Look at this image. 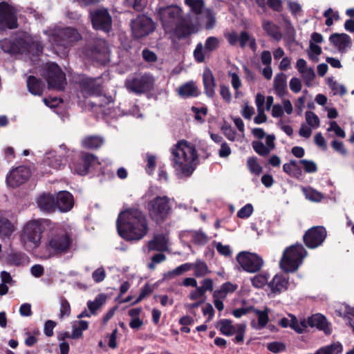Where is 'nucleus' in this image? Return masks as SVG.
I'll return each instance as SVG.
<instances>
[{
    "mask_svg": "<svg viewBox=\"0 0 354 354\" xmlns=\"http://www.w3.org/2000/svg\"><path fill=\"white\" fill-rule=\"evenodd\" d=\"M237 288L238 286L236 284L225 282L221 285L218 290L214 292L213 297L225 298L228 294L234 292Z\"/></svg>",
    "mask_w": 354,
    "mask_h": 354,
    "instance_id": "c9c22d12",
    "label": "nucleus"
},
{
    "mask_svg": "<svg viewBox=\"0 0 354 354\" xmlns=\"http://www.w3.org/2000/svg\"><path fill=\"white\" fill-rule=\"evenodd\" d=\"M70 314L71 306L69 302L65 298H62L60 299V317H68Z\"/></svg>",
    "mask_w": 354,
    "mask_h": 354,
    "instance_id": "e2e57ef3",
    "label": "nucleus"
},
{
    "mask_svg": "<svg viewBox=\"0 0 354 354\" xmlns=\"http://www.w3.org/2000/svg\"><path fill=\"white\" fill-rule=\"evenodd\" d=\"M273 87L275 94L279 97L287 94V77L284 73H278L274 76Z\"/></svg>",
    "mask_w": 354,
    "mask_h": 354,
    "instance_id": "c85d7f7f",
    "label": "nucleus"
},
{
    "mask_svg": "<svg viewBox=\"0 0 354 354\" xmlns=\"http://www.w3.org/2000/svg\"><path fill=\"white\" fill-rule=\"evenodd\" d=\"M275 137L273 135L266 136V143L262 141L254 140L252 142V146L254 151L261 156H267L275 148Z\"/></svg>",
    "mask_w": 354,
    "mask_h": 354,
    "instance_id": "aec40b11",
    "label": "nucleus"
},
{
    "mask_svg": "<svg viewBox=\"0 0 354 354\" xmlns=\"http://www.w3.org/2000/svg\"><path fill=\"white\" fill-rule=\"evenodd\" d=\"M117 229L121 237L127 241L142 239L149 231L145 215L138 209L121 212L117 220Z\"/></svg>",
    "mask_w": 354,
    "mask_h": 354,
    "instance_id": "f257e3e1",
    "label": "nucleus"
},
{
    "mask_svg": "<svg viewBox=\"0 0 354 354\" xmlns=\"http://www.w3.org/2000/svg\"><path fill=\"white\" fill-rule=\"evenodd\" d=\"M172 167L180 177H188L198 165V153L195 146L186 141L178 142L171 149Z\"/></svg>",
    "mask_w": 354,
    "mask_h": 354,
    "instance_id": "f03ea898",
    "label": "nucleus"
},
{
    "mask_svg": "<svg viewBox=\"0 0 354 354\" xmlns=\"http://www.w3.org/2000/svg\"><path fill=\"white\" fill-rule=\"evenodd\" d=\"M267 348L273 353H277L283 351L286 349V345L280 342H272L267 344Z\"/></svg>",
    "mask_w": 354,
    "mask_h": 354,
    "instance_id": "0e129e2a",
    "label": "nucleus"
},
{
    "mask_svg": "<svg viewBox=\"0 0 354 354\" xmlns=\"http://www.w3.org/2000/svg\"><path fill=\"white\" fill-rule=\"evenodd\" d=\"M251 312H252L257 317V322L252 321L251 326L254 329L261 330L263 328L268 322V313L269 309L265 308L263 310H259L254 308H251Z\"/></svg>",
    "mask_w": 354,
    "mask_h": 354,
    "instance_id": "cd10ccee",
    "label": "nucleus"
},
{
    "mask_svg": "<svg viewBox=\"0 0 354 354\" xmlns=\"http://www.w3.org/2000/svg\"><path fill=\"white\" fill-rule=\"evenodd\" d=\"M131 31L133 36L140 38L148 35L155 29V25L151 19L140 15L131 23Z\"/></svg>",
    "mask_w": 354,
    "mask_h": 354,
    "instance_id": "f8f14e48",
    "label": "nucleus"
},
{
    "mask_svg": "<svg viewBox=\"0 0 354 354\" xmlns=\"http://www.w3.org/2000/svg\"><path fill=\"white\" fill-rule=\"evenodd\" d=\"M342 344L337 342L319 348L318 354H338L342 351Z\"/></svg>",
    "mask_w": 354,
    "mask_h": 354,
    "instance_id": "37998d69",
    "label": "nucleus"
},
{
    "mask_svg": "<svg viewBox=\"0 0 354 354\" xmlns=\"http://www.w3.org/2000/svg\"><path fill=\"white\" fill-rule=\"evenodd\" d=\"M246 329V324L241 323L236 324V330L235 332L236 336L234 341L236 343H241L244 340L245 333Z\"/></svg>",
    "mask_w": 354,
    "mask_h": 354,
    "instance_id": "bf43d9fd",
    "label": "nucleus"
},
{
    "mask_svg": "<svg viewBox=\"0 0 354 354\" xmlns=\"http://www.w3.org/2000/svg\"><path fill=\"white\" fill-rule=\"evenodd\" d=\"M337 313L344 317H346L348 320L350 326L354 331V308H351L346 304H344L342 309L336 310Z\"/></svg>",
    "mask_w": 354,
    "mask_h": 354,
    "instance_id": "a18cd8bd",
    "label": "nucleus"
},
{
    "mask_svg": "<svg viewBox=\"0 0 354 354\" xmlns=\"http://www.w3.org/2000/svg\"><path fill=\"white\" fill-rule=\"evenodd\" d=\"M194 270V274L197 277H203L209 272L208 267L205 262L201 259H198L195 263H192Z\"/></svg>",
    "mask_w": 354,
    "mask_h": 354,
    "instance_id": "8fccbe9b",
    "label": "nucleus"
},
{
    "mask_svg": "<svg viewBox=\"0 0 354 354\" xmlns=\"http://www.w3.org/2000/svg\"><path fill=\"white\" fill-rule=\"evenodd\" d=\"M301 190L306 198L313 202H320L324 197L323 194L312 187H302Z\"/></svg>",
    "mask_w": 354,
    "mask_h": 354,
    "instance_id": "ea45409f",
    "label": "nucleus"
},
{
    "mask_svg": "<svg viewBox=\"0 0 354 354\" xmlns=\"http://www.w3.org/2000/svg\"><path fill=\"white\" fill-rule=\"evenodd\" d=\"M326 237V230L322 226L313 227L304 235V241L309 248H315L322 244Z\"/></svg>",
    "mask_w": 354,
    "mask_h": 354,
    "instance_id": "2eb2a0df",
    "label": "nucleus"
},
{
    "mask_svg": "<svg viewBox=\"0 0 354 354\" xmlns=\"http://www.w3.org/2000/svg\"><path fill=\"white\" fill-rule=\"evenodd\" d=\"M305 117L308 124L310 127L316 129L319 126V119L315 113L312 111H306Z\"/></svg>",
    "mask_w": 354,
    "mask_h": 354,
    "instance_id": "6e6d98bb",
    "label": "nucleus"
},
{
    "mask_svg": "<svg viewBox=\"0 0 354 354\" xmlns=\"http://www.w3.org/2000/svg\"><path fill=\"white\" fill-rule=\"evenodd\" d=\"M46 81L49 88L56 90H64L66 85L65 74L60 67L55 63H50L47 65Z\"/></svg>",
    "mask_w": 354,
    "mask_h": 354,
    "instance_id": "9b49d317",
    "label": "nucleus"
},
{
    "mask_svg": "<svg viewBox=\"0 0 354 354\" xmlns=\"http://www.w3.org/2000/svg\"><path fill=\"white\" fill-rule=\"evenodd\" d=\"M37 205L41 211L46 212H52L57 208L55 198L50 194L39 196L37 198Z\"/></svg>",
    "mask_w": 354,
    "mask_h": 354,
    "instance_id": "bb28decb",
    "label": "nucleus"
},
{
    "mask_svg": "<svg viewBox=\"0 0 354 354\" xmlns=\"http://www.w3.org/2000/svg\"><path fill=\"white\" fill-rule=\"evenodd\" d=\"M328 85L331 88L333 95H344L346 93V89L344 86L338 84L335 81L331 78H328Z\"/></svg>",
    "mask_w": 354,
    "mask_h": 354,
    "instance_id": "5fc2aeb1",
    "label": "nucleus"
},
{
    "mask_svg": "<svg viewBox=\"0 0 354 354\" xmlns=\"http://www.w3.org/2000/svg\"><path fill=\"white\" fill-rule=\"evenodd\" d=\"M42 233L41 223L37 220L30 221L22 228L20 234L21 243L26 250H35L40 245Z\"/></svg>",
    "mask_w": 354,
    "mask_h": 354,
    "instance_id": "39448f33",
    "label": "nucleus"
},
{
    "mask_svg": "<svg viewBox=\"0 0 354 354\" xmlns=\"http://www.w3.org/2000/svg\"><path fill=\"white\" fill-rule=\"evenodd\" d=\"M185 4L190 8L192 13L196 15L202 13L205 6L203 0H185Z\"/></svg>",
    "mask_w": 354,
    "mask_h": 354,
    "instance_id": "de8ad7c7",
    "label": "nucleus"
},
{
    "mask_svg": "<svg viewBox=\"0 0 354 354\" xmlns=\"http://www.w3.org/2000/svg\"><path fill=\"white\" fill-rule=\"evenodd\" d=\"M247 44L253 50L255 51L257 48L256 39L251 37L247 32L243 31L239 36V46L243 48Z\"/></svg>",
    "mask_w": 354,
    "mask_h": 354,
    "instance_id": "58836bf2",
    "label": "nucleus"
},
{
    "mask_svg": "<svg viewBox=\"0 0 354 354\" xmlns=\"http://www.w3.org/2000/svg\"><path fill=\"white\" fill-rule=\"evenodd\" d=\"M193 265L190 263L182 264L171 271L167 272L165 276L166 278L171 279L175 276H178L192 269Z\"/></svg>",
    "mask_w": 354,
    "mask_h": 354,
    "instance_id": "3c124183",
    "label": "nucleus"
},
{
    "mask_svg": "<svg viewBox=\"0 0 354 354\" xmlns=\"http://www.w3.org/2000/svg\"><path fill=\"white\" fill-rule=\"evenodd\" d=\"M80 91L84 97L100 96L101 93L100 84L97 80L91 77L82 78L80 81Z\"/></svg>",
    "mask_w": 354,
    "mask_h": 354,
    "instance_id": "6ab92c4d",
    "label": "nucleus"
},
{
    "mask_svg": "<svg viewBox=\"0 0 354 354\" xmlns=\"http://www.w3.org/2000/svg\"><path fill=\"white\" fill-rule=\"evenodd\" d=\"M329 41L341 53H345L352 44L350 36L346 33H333L330 36Z\"/></svg>",
    "mask_w": 354,
    "mask_h": 354,
    "instance_id": "4be33fe9",
    "label": "nucleus"
},
{
    "mask_svg": "<svg viewBox=\"0 0 354 354\" xmlns=\"http://www.w3.org/2000/svg\"><path fill=\"white\" fill-rule=\"evenodd\" d=\"M192 111L194 113L195 119L200 122H203L205 121L204 117L207 113V108L205 106H202L200 108L192 106Z\"/></svg>",
    "mask_w": 354,
    "mask_h": 354,
    "instance_id": "052dcab7",
    "label": "nucleus"
},
{
    "mask_svg": "<svg viewBox=\"0 0 354 354\" xmlns=\"http://www.w3.org/2000/svg\"><path fill=\"white\" fill-rule=\"evenodd\" d=\"M307 324L308 326L316 327L319 330H323L326 335H329L332 332L330 324L328 322L326 317L321 314H315L309 317Z\"/></svg>",
    "mask_w": 354,
    "mask_h": 354,
    "instance_id": "5701e85b",
    "label": "nucleus"
},
{
    "mask_svg": "<svg viewBox=\"0 0 354 354\" xmlns=\"http://www.w3.org/2000/svg\"><path fill=\"white\" fill-rule=\"evenodd\" d=\"M306 251L301 244L287 248L283 253L280 266L285 272H295L298 269L306 256Z\"/></svg>",
    "mask_w": 354,
    "mask_h": 354,
    "instance_id": "423d86ee",
    "label": "nucleus"
},
{
    "mask_svg": "<svg viewBox=\"0 0 354 354\" xmlns=\"http://www.w3.org/2000/svg\"><path fill=\"white\" fill-rule=\"evenodd\" d=\"M236 259L241 268L247 272H257L263 266L262 258L256 253L241 252L237 254Z\"/></svg>",
    "mask_w": 354,
    "mask_h": 354,
    "instance_id": "9d476101",
    "label": "nucleus"
},
{
    "mask_svg": "<svg viewBox=\"0 0 354 354\" xmlns=\"http://www.w3.org/2000/svg\"><path fill=\"white\" fill-rule=\"evenodd\" d=\"M156 11L166 33L178 38L189 34L188 26L184 24L183 10L179 6H161Z\"/></svg>",
    "mask_w": 354,
    "mask_h": 354,
    "instance_id": "7ed1b4c3",
    "label": "nucleus"
},
{
    "mask_svg": "<svg viewBox=\"0 0 354 354\" xmlns=\"http://www.w3.org/2000/svg\"><path fill=\"white\" fill-rule=\"evenodd\" d=\"M27 87L28 91L35 95H40L43 91L42 82L34 76H30L27 80Z\"/></svg>",
    "mask_w": 354,
    "mask_h": 354,
    "instance_id": "72a5a7b5",
    "label": "nucleus"
},
{
    "mask_svg": "<svg viewBox=\"0 0 354 354\" xmlns=\"http://www.w3.org/2000/svg\"><path fill=\"white\" fill-rule=\"evenodd\" d=\"M296 68L298 72L301 74V76L308 86H313V82L315 79L316 75L313 67L308 66L307 62L305 59L300 58L297 61Z\"/></svg>",
    "mask_w": 354,
    "mask_h": 354,
    "instance_id": "412c9836",
    "label": "nucleus"
},
{
    "mask_svg": "<svg viewBox=\"0 0 354 354\" xmlns=\"http://www.w3.org/2000/svg\"><path fill=\"white\" fill-rule=\"evenodd\" d=\"M13 225L6 218H0V236L6 238L10 236L14 232Z\"/></svg>",
    "mask_w": 354,
    "mask_h": 354,
    "instance_id": "c03bdc74",
    "label": "nucleus"
},
{
    "mask_svg": "<svg viewBox=\"0 0 354 354\" xmlns=\"http://www.w3.org/2000/svg\"><path fill=\"white\" fill-rule=\"evenodd\" d=\"M263 29L272 37L276 40L281 39V33L277 26L270 21L263 20L262 22Z\"/></svg>",
    "mask_w": 354,
    "mask_h": 354,
    "instance_id": "e433bc0d",
    "label": "nucleus"
},
{
    "mask_svg": "<svg viewBox=\"0 0 354 354\" xmlns=\"http://www.w3.org/2000/svg\"><path fill=\"white\" fill-rule=\"evenodd\" d=\"M56 207L62 212H68L73 207V197L68 192H59L56 197Z\"/></svg>",
    "mask_w": 354,
    "mask_h": 354,
    "instance_id": "393cba45",
    "label": "nucleus"
},
{
    "mask_svg": "<svg viewBox=\"0 0 354 354\" xmlns=\"http://www.w3.org/2000/svg\"><path fill=\"white\" fill-rule=\"evenodd\" d=\"M289 317H292L291 328L297 333H304L308 328L307 320L304 318L298 319L296 316L289 314Z\"/></svg>",
    "mask_w": 354,
    "mask_h": 354,
    "instance_id": "a19ab883",
    "label": "nucleus"
},
{
    "mask_svg": "<svg viewBox=\"0 0 354 354\" xmlns=\"http://www.w3.org/2000/svg\"><path fill=\"white\" fill-rule=\"evenodd\" d=\"M177 93L181 98L197 97L200 94L199 89L193 81L187 82L177 88Z\"/></svg>",
    "mask_w": 354,
    "mask_h": 354,
    "instance_id": "a878e982",
    "label": "nucleus"
},
{
    "mask_svg": "<svg viewBox=\"0 0 354 354\" xmlns=\"http://www.w3.org/2000/svg\"><path fill=\"white\" fill-rule=\"evenodd\" d=\"M185 236L190 238L192 242L196 245H205L208 242L207 236L202 231H187L185 232Z\"/></svg>",
    "mask_w": 354,
    "mask_h": 354,
    "instance_id": "f704fd0d",
    "label": "nucleus"
},
{
    "mask_svg": "<svg viewBox=\"0 0 354 354\" xmlns=\"http://www.w3.org/2000/svg\"><path fill=\"white\" fill-rule=\"evenodd\" d=\"M229 76L232 78L231 84L234 89L236 91L235 96L237 97L239 94L238 90L241 86V81L236 73L229 72Z\"/></svg>",
    "mask_w": 354,
    "mask_h": 354,
    "instance_id": "774afa93",
    "label": "nucleus"
},
{
    "mask_svg": "<svg viewBox=\"0 0 354 354\" xmlns=\"http://www.w3.org/2000/svg\"><path fill=\"white\" fill-rule=\"evenodd\" d=\"M299 164L303 166L306 173H315L317 171V164L313 160L302 159L299 160Z\"/></svg>",
    "mask_w": 354,
    "mask_h": 354,
    "instance_id": "13d9d810",
    "label": "nucleus"
},
{
    "mask_svg": "<svg viewBox=\"0 0 354 354\" xmlns=\"http://www.w3.org/2000/svg\"><path fill=\"white\" fill-rule=\"evenodd\" d=\"M106 296L104 294L98 295L93 301H88L87 306L92 314L101 307L106 301Z\"/></svg>",
    "mask_w": 354,
    "mask_h": 354,
    "instance_id": "09e8293b",
    "label": "nucleus"
},
{
    "mask_svg": "<svg viewBox=\"0 0 354 354\" xmlns=\"http://www.w3.org/2000/svg\"><path fill=\"white\" fill-rule=\"evenodd\" d=\"M219 46V40L215 37H209L205 42V48L206 51L210 53L216 50Z\"/></svg>",
    "mask_w": 354,
    "mask_h": 354,
    "instance_id": "680f3d73",
    "label": "nucleus"
},
{
    "mask_svg": "<svg viewBox=\"0 0 354 354\" xmlns=\"http://www.w3.org/2000/svg\"><path fill=\"white\" fill-rule=\"evenodd\" d=\"M218 328L220 332L225 336H232L235 334L236 330V324L234 325L230 319H221L218 322Z\"/></svg>",
    "mask_w": 354,
    "mask_h": 354,
    "instance_id": "4c0bfd02",
    "label": "nucleus"
},
{
    "mask_svg": "<svg viewBox=\"0 0 354 354\" xmlns=\"http://www.w3.org/2000/svg\"><path fill=\"white\" fill-rule=\"evenodd\" d=\"M72 243L71 235L67 230L63 227L52 230L41 248V257L48 259L66 254L70 251Z\"/></svg>",
    "mask_w": 354,
    "mask_h": 354,
    "instance_id": "20e7f679",
    "label": "nucleus"
},
{
    "mask_svg": "<svg viewBox=\"0 0 354 354\" xmlns=\"http://www.w3.org/2000/svg\"><path fill=\"white\" fill-rule=\"evenodd\" d=\"M97 161V158L93 154L82 153L80 160L71 162L70 168L74 174L84 176L88 173V168Z\"/></svg>",
    "mask_w": 354,
    "mask_h": 354,
    "instance_id": "f3484780",
    "label": "nucleus"
},
{
    "mask_svg": "<svg viewBox=\"0 0 354 354\" xmlns=\"http://www.w3.org/2000/svg\"><path fill=\"white\" fill-rule=\"evenodd\" d=\"M68 153L65 145H61L59 149L46 153L44 159V165L51 167L54 169H59L63 166V158Z\"/></svg>",
    "mask_w": 354,
    "mask_h": 354,
    "instance_id": "a211bd4d",
    "label": "nucleus"
},
{
    "mask_svg": "<svg viewBox=\"0 0 354 354\" xmlns=\"http://www.w3.org/2000/svg\"><path fill=\"white\" fill-rule=\"evenodd\" d=\"M30 176L29 168L26 166H19L10 171L6 178V183L11 187H17L26 182Z\"/></svg>",
    "mask_w": 354,
    "mask_h": 354,
    "instance_id": "dca6fc26",
    "label": "nucleus"
},
{
    "mask_svg": "<svg viewBox=\"0 0 354 354\" xmlns=\"http://www.w3.org/2000/svg\"><path fill=\"white\" fill-rule=\"evenodd\" d=\"M167 238L163 234L155 235L148 243L149 250L165 251L167 249Z\"/></svg>",
    "mask_w": 354,
    "mask_h": 354,
    "instance_id": "473e14b6",
    "label": "nucleus"
},
{
    "mask_svg": "<svg viewBox=\"0 0 354 354\" xmlns=\"http://www.w3.org/2000/svg\"><path fill=\"white\" fill-rule=\"evenodd\" d=\"M289 283L286 278L282 275H275L272 280L268 283L272 291L275 293H280L288 288Z\"/></svg>",
    "mask_w": 354,
    "mask_h": 354,
    "instance_id": "7c9ffc66",
    "label": "nucleus"
},
{
    "mask_svg": "<svg viewBox=\"0 0 354 354\" xmlns=\"http://www.w3.org/2000/svg\"><path fill=\"white\" fill-rule=\"evenodd\" d=\"M207 53L209 52L205 50V46L203 47V44L199 43L194 51V56L198 62L201 63L205 60V55Z\"/></svg>",
    "mask_w": 354,
    "mask_h": 354,
    "instance_id": "4d7b16f0",
    "label": "nucleus"
},
{
    "mask_svg": "<svg viewBox=\"0 0 354 354\" xmlns=\"http://www.w3.org/2000/svg\"><path fill=\"white\" fill-rule=\"evenodd\" d=\"M169 209V198L167 196H157L148 204L149 216L157 223L166 218Z\"/></svg>",
    "mask_w": 354,
    "mask_h": 354,
    "instance_id": "1a4fd4ad",
    "label": "nucleus"
},
{
    "mask_svg": "<svg viewBox=\"0 0 354 354\" xmlns=\"http://www.w3.org/2000/svg\"><path fill=\"white\" fill-rule=\"evenodd\" d=\"M155 79L148 73H134L125 81L126 88L131 92L140 94L153 89Z\"/></svg>",
    "mask_w": 354,
    "mask_h": 354,
    "instance_id": "6e6552de",
    "label": "nucleus"
},
{
    "mask_svg": "<svg viewBox=\"0 0 354 354\" xmlns=\"http://www.w3.org/2000/svg\"><path fill=\"white\" fill-rule=\"evenodd\" d=\"M247 164L250 171L253 174L259 176L262 172V167L258 162L256 157L249 158Z\"/></svg>",
    "mask_w": 354,
    "mask_h": 354,
    "instance_id": "864d4df0",
    "label": "nucleus"
},
{
    "mask_svg": "<svg viewBox=\"0 0 354 354\" xmlns=\"http://www.w3.org/2000/svg\"><path fill=\"white\" fill-rule=\"evenodd\" d=\"M108 48L104 40H98L96 46L90 50H86V55L97 62L104 61L108 55Z\"/></svg>",
    "mask_w": 354,
    "mask_h": 354,
    "instance_id": "b1692460",
    "label": "nucleus"
},
{
    "mask_svg": "<svg viewBox=\"0 0 354 354\" xmlns=\"http://www.w3.org/2000/svg\"><path fill=\"white\" fill-rule=\"evenodd\" d=\"M328 131H334L336 136L339 138H344L346 136L345 131L337 124L335 121H331L329 123V127L327 129Z\"/></svg>",
    "mask_w": 354,
    "mask_h": 354,
    "instance_id": "69168bd1",
    "label": "nucleus"
},
{
    "mask_svg": "<svg viewBox=\"0 0 354 354\" xmlns=\"http://www.w3.org/2000/svg\"><path fill=\"white\" fill-rule=\"evenodd\" d=\"M107 105L108 106L106 107V106L102 104H99L101 111H102L103 114L105 116L114 118L123 114L120 113V110L119 108H114L111 102H108Z\"/></svg>",
    "mask_w": 354,
    "mask_h": 354,
    "instance_id": "49530a36",
    "label": "nucleus"
},
{
    "mask_svg": "<svg viewBox=\"0 0 354 354\" xmlns=\"http://www.w3.org/2000/svg\"><path fill=\"white\" fill-rule=\"evenodd\" d=\"M45 33L48 35L49 41L52 44L63 46L65 48H68L72 42L78 41L81 38L80 33L72 28L48 30Z\"/></svg>",
    "mask_w": 354,
    "mask_h": 354,
    "instance_id": "0eeeda50",
    "label": "nucleus"
},
{
    "mask_svg": "<svg viewBox=\"0 0 354 354\" xmlns=\"http://www.w3.org/2000/svg\"><path fill=\"white\" fill-rule=\"evenodd\" d=\"M268 275L267 273H261L251 279L252 283L256 288H261L268 283Z\"/></svg>",
    "mask_w": 354,
    "mask_h": 354,
    "instance_id": "603ef678",
    "label": "nucleus"
},
{
    "mask_svg": "<svg viewBox=\"0 0 354 354\" xmlns=\"http://www.w3.org/2000/svg\"><path fill=\"white\" fill-rule=\"evenodd\" d=\"M203 81L205 93L209 97H212L215 94V80L212 71L206 68L203 75Z\"/></svg>",
    "mask_w": 354,
    "mask_h": 354,
    "instance_id": "c756f323",
    "label": "nucleus"
},
{
    "mask_svg": "<svg viewBox=\"0 0 354 354\" xmlns=\"http://www.w3.org/2000/svg\"><path fill=\"white\" fill-rule=\"evenodd\" d=\"M253 212V206L248 203L241 207L237 212V216L241 218H248Z\"/></svg>",
    "mask_w": 354,
    "mask_h": 354,
    "instance_id": "338daca9",
    "label": "nucleus"
},
{
    "mask_svg": "<svg viewBox=\"0 0 354 354\" xmlns=\"http://www.w3.org/2000/svg\"><path fill=\"white\" fill-rule=\"evenodd\" d=\"M282 103L283 106L279 104H274L272 106V116L273 118L281 117L284 112L288 115L292 113L293 107L289 100H284Z\"/></svg>",
    "mask_w": 354,
    "mask_h": 354,
    "instance_id": "2f4dec72",
    "label": "nucleus"
},
{
    "mask_svg": "<svg viewBox=\"0 0 354 354\" xmlns=\"http://www.w3.org/2000/svg\"><path fill=\"white\" fill-rule=\"evenodd\" d=\"M93 26L96 30L109 32L112 27V19L108 10L104 8L98 9L91 13Z\"/></svg>",
    "mask_w": 354,
    "mask_h": 354,
    "instance_id": "4468645a",
    "label": "nucleus"
},
{
    "mask_svg": "<svg viewBox=\"0 0 354 354\" xmlns=\"http://www.w3.org/2000/svg\"><path fill=\"white\" fill-rule=\"evenodd\" d=\"M103 139L99 136H88L82 141V145L84 148L97 149L103 144Z\"/></svg>",
    "mask_w": 354,
    "mask_h": 354,
    "instance_id": "79ce46f5",
    "label": "nucleus"
},
{
    "mask_svg": "<svg viewBox=\"0 0 354 354\" xmlns=\"http://www.w3.org/2000/svg\"><path fill=\"white\" fill-rule=\"evenodd\" d=\"M17 27L15 10L8 3H0V31L6 28L13 29Z\"/></svg>",
    "mask_w": 354,
    "mask_h": 354,
    "instance_id": "ddd939ff",
    "label": "nucleus"
}]
</instances>
